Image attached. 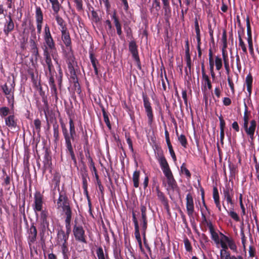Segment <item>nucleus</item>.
Instances as JSON below:
<instances>
[{"label":"nucleus","mask_w":259,"mask_h":259,"mask_svg":"<svg viewBox=\"0 0 259 259\" xmlns=\"http://www.w3.org/2000/svg\"><path fill=\"white\" fill-rule=\"evenodd\" d=\"M43 53H52V56L54 60V53L57 52L55 41L51 34L49 26L46 24L43 32Z\"/></svg>","instance_id":"obj_1"},{"label":"nucleus","mask_w":259,"mask_h":259,"mask_svg":"<svg viewBox=\"0 0 259 259\" xmlns=\"http://www.w3.org/2000/svg\"><path fill=\"white\" fill-rule=\"evenodd\" d=\"M69 129L66 128L64 123H61L63 136L64 137L66 147L73 146L72 142L75 141L76 137L75 126L72 118H69Z\"/></svg>","instance_id":"obj_2"},{"label":"nucleus","mask_w":259,"mask_h":259,"mask_svg":"<svg viewBox=\"0 0 259 259\" xmlns=\"http://www.w3.org/2000/svg\"><path fill=\"white\" fill-rule=\"evenodd\" d=\"M59 193V198L56 200H54V202L56 201V207L58 209L61 211L70 206V201L68 199L66 192L62 191ZM55 193H53V197L55 199Z\"/></svg>","instance_id":"obj_3"},{"label":"nucleus","mask_w":259,"mask_h":259,"mask_svg":"<svg viewBox=\"0 0 259 259\" xmlns=\"http://www.w3.org/2000/svg\"><path fill=\"white\" fill-rule=\"evenodd\" d=\"M157 154L159 156L158 158V162L159 163L161 168L165 175L166 179L173 176L172 172L170 169L169 165L167 162L166 158L162 154L161 150L157 152Z\"/></svg>","instance_id":"obj_4"},{"label":"nucleus","mask_w":259,"mask_h":259,"mask_svg":"<svg viewBox=\"0 0 259 259\" xmlns=\"http://www.w3.org/2000/svg\"><path fill=\"white\" fill-rule=\"evenodd\" d=\"M157 154L159 156L158 158V162L159 163L161 168L165 175L166 179L173 176L172 172L170 169L169 165L167 162L166 158L162 154L161 150L157 152Z\"/></svg>","instance_id":"obj_5"},{"label":"nucleus","mask_w":259,"mask_h":259,"mask_svg":"<svg viewBox=\"0 0 259 259\" xmlns=\"http://www.w3.org/2000/svg\"><path fill=\"white\" fill-rule=\"evenodd\" d=\"M142 98L145 112L148 118V123L149 125H151L154 120V114L151 107V104L149 97L146 94L143 93Z\"/></svg>","instance_id":"obj_6"},{"label":"nucleus","mask_w":259,"mask_h":259,"mask_svg":"<svg viewBox=\"0 0 259 259\" xmlns=\"http://www.w3.org/2000/svg\"><path fill=\"white\" fill-rule=\"evenodd\" d=\"M73 233L76 241L85 244L87 243L85 231L82 226L75 224L73 228Z\"/></svg>","instance_id":"obj_7"},{"label":"nucleus","mask_w":259,"mask_h":259,"mask_svg":"<svg viewBox=\"0 0 259 259\" xmlns=\"http://www.w3.org/2000/svg\"><path fill=\"white\" fill-rule=\"evenodd\" d=\"M129 51L132 55V57L134 60L136 61L137 67L139 69L141 70V64L140 59L139 56V53L138 51V46L136 42L134 40H132L129 43Z\"/></svg>","instance_id":"obj_8"},{"label":"nucleus","mask_w":259,"mask_h":259,"mask_svg":"<svg viewBox=\"0 0 259 259\" xmlns=\"http://www.w3.org/2000/svg\"><path fill=\"white\" fill-rule=\"evenodd\" d=\"M186 207L188 215L191 219L193 218V214L195 211L194 203L192 195L189 193L186 195Z\"/></svg>","instance_id":"obj_9"},{"label":"nucleus","mask_w":259,"mask_h":259,"mask_svg":"<svg viewBox=\"0 0 259 259\" xmlns=\"http://www.w3.org/2000/svg\"><path fill=\"white\" fill-rule=\"evenodd\" d=\"M34 204L33 208L35 212L44 210L43 206V195L39 191H36L34 195Z\"/></svg>","instance_id":"obj_10"},{"label":"nucleus","mask_w":259,"mask_h":259,"mask_svg":"<svg viewBox=\"0 0 259 259\" xmlns=\"http://www.w3.org/2000/svg\"><path fill=\"white\" fill-rule=\"evenodd\" d=\"M210 227L209 230L211 235V239L216 244H218L220 243L221 247L224 250L228 249L227 244H226L223 240H222V239L220 240L219 235L218 233L215 232L214 226L212 227L211 226Z\"/></svg>","instance_id":"obj_11"},{"label":"nucleus","mask_w":259,"mask_h":259,"mask_svg":"<svg viewBox=\"0 0 259 259\" xmlns=\"http://www.w3.org/2000/svg\"><path fill=\"white\" fill-rule=\"evenodd\" d=\"M61 38L66 49L68 50H71L72 48V41L68 29L61 31Z\"/></svg>","instance_id":"obj_12"},{"label":"nucleus","mask_w":259,"mask_h":259,"mask_svg":"<svg viewBox=\"0 0 259 259\" xmlns=\"http://www.w3.org/2000/svg\"><path fill=\"white\" fill-rule=\"evenodd\" d=\"M28 236L27 237L28 243L30 247L32 243H34L36 240L37 231L34 223L31 224L30 228L27 231Z\"/></svg>","instance_id":"obj_13"},{"label":"nucleus","mask_w":259,"mask_h":259,"mask_svg":"<svg viewBox=\"0 0 259 259\" xmlns=\"http://www.w3.org/2000/svg\"><path fill=\"white\" fill-rule=\"evenodd\" d=\"M43 167L42 170L43 174H44L46 170H50L51 171V165H52V157L50 155V153L49 150L46 149L45 150V153L44 157L43 160Z\"/></svg>","instance_id":"obj_14"},{"label":"nucleus","mask_w":259,"mask_h":259,"mask_svg":"<svg viewBox=\"0 0 259 259\" xmlns=\"http://www.w3.org/2000/svg\"><path fill=\"white\" fill-rule=\"evenodd\" d=\"M40 220L41 222V233H44L46 229L49 227V222L48 220V212L46 209L40 211Z\"/></svg>","instance_id":"obj_15"},{"label":"nucleus","mask_w":259,"mask_h":259,"mask_svg":"<svg viewBox=\"0 0 259 259\" xmlns=\"http://www.w3.org/2000/svg\"><path fill=\"white\" fill-rule=\"evenodd\" d=\"M15 83L14 80L9 79L2 86V89L6 96L14 93Z\"/></svg>","instance_id":"obj_16"},{"label":"nucleus","mask_w":259,"mask_h":259,"mask_svg":"<svg viewBox=\"0 0 259 259\" xmlns=\"http://www.w3.org/2000/svg\"><path fill=\"white\" fill-rule=\"evenodd\" d=\"M157 196L158 199L161 201L162 204L163 205L164 208L165 209L167 213H170V207L168 204V200L165 196L164 194L161 192L158 187L156 188Z\"/></svg>","instance_id":"obj_17"},{"label":"nucleus","mask_w":259,"mask_h":259,"mask_svg":"<svg viewBox=\"0 0 259 259\" xmlns=\"http://www.w3.org/2000/svg\"><path fill=\"white\" fill-rule=\"evenodd\" d=\"M132 220L134 224L135 227V236L136 240L139 243L140 245H142V240L140 233V227L138 221L136 217V214L134 211L132 212Z\"/></svg>","instance_id":"obj_18"},{"label":"nucleus","mask_w":259,"mask_h":259,"mask_svg":"<svg viewBox=\"0 0 259 259\" xmlns=\"http://www.w3.org/2000/svg\"><path fill=\"white\" fill-rule=\"evenodd\" d=\"M223 198L226 200L228 204H230L234 206V202L232 198L234 196V192L233 189L230 187H226L224 189L223 193Z\"/></svg>","instance_id":"obj_19"},{"label":"nucleus","mask_w":259,"mask_h":259,"mask_svg":"<svg viewBox=\"0 0 259 259\" xmlns=\"http://www.w3.org/2000/svg\"><path fill=\"white\" fill-rule=\"evenodd\" d=\"M45 58V64H44V67H47L49 74L53 73L55 71L54 66L52 64L51 56L52 53H43Z\"/></svg>","instance_id":"obj_20"},{"label":"nucleus","mask_w":259,"mask_h":259,"mask_svg":"<svg viewBox=\"0 0 259 259\" xmlns=\"http://www.w3.org/2000/svg\"><path fill=\"white\" fill-rule=\"evenodd\" d=\"M69 236L62 229L58 230L56 237L57 244L67 241Z\"/></svg>","instance_id":"obj_21"},{"label":"nucleus","mask_w":259,"mask_h":259,"mask_svg":"<svg viewBox=\"0 0 259 259\" xmlns=\"http://www.w3.org/2000/svg\"><path fill=\"white\" fill-rule=\"evenodd\" d=\"M6 125L10 128H15L17 127V119L14 114L9 115L5 118Z\"/></svg>","instance_id":"obj_22"},{"label":"nucleus","mask_w":259,"mask_h":259,"mask_svg":"<svg viewBox=\"0 0 259 259\" xmlns=\"http://www.w3.org/2000/svg\"><path fill=\"white\" fill-rule=\"evenodd\" d=\"M66 61L67 64L68 68L74 67L75 63V57L73 53L72 49L71 50H69L68 52L65 53Z\"/></svg>","instance_id":"obj_23"},{"label":"nucleus","mask_w":259,"mask_h":259,"mask_svg":"<svg viewBox=\"0 0 259 259\" xmlns=\"http://www.w3.org/2000/svg\"><path fill=\"white\" fill-rule=\"evenodd\" d=\"M111 17L114 21V23L117 31V34L119 37L122 39L123 35L121 30V24L119 20V19L116 16V12H114Z\"/></svg>","instance_id":"obj_24"},{"label":"nucleus","mask_w":259,"mask_h":259,"mask_svg":"<svg viewBox=\"0 0 259 259\" xmlns=\"http://www.w3.org/2000/svg\"><path fill=\"white\" fill-rule=\"evenodd\" d=\"M14 29V23L12 20V17L9 16V20L7 21L5 24L4 32L5 34L8 36L10 32H12Z\"/></svg>","instance_id":"obj_25"},{"label":"nucleus","mask_w":259,"mask_h":259,"mask_svg":"<svg viewBox=\"0 0 259 259\" xmlns=\"http://www.w3.org/2000/svg\"><path fill=\"white\" fill-rule=\"evenodd\" d=\"M249 123V124H243L242 125L246 134H248V133H250L255 132V131L257 125L256 120L255 119H252L250 121Z\"/></svg>","instance_id":"obj_26"},{"label":"nucleus","mask_w":259,"mask_h":259,"mask_svg":"<svg viewBox=\"0 0 259 259\" xmlns=\"http://www.w3.org/2000/svg\"><path fill=\"white\" fill-rule=\"evenodd\" d=\"M89 54H90V59L91 60V62L92 63V65L93 68H94L95 73L96 76H98L99 71H98V65H100L99 63V61L95 57V56L92 51H90Z\"/></svg>","instance_id":"obj_27"},{"label":"nucleus","mask_w":259,"mask_h":259,"mask_svg":"<svg viewBox=\"0 0 259 259\" xmlns=\"http://www.w3.org/2000/svg\"><path fill=\"white\" fill-rule=\"evenodd\" d=\"M167 179V183L168 187L172 191H177L179 192L180 189L178 186L177 183L175 179H174V176L168 178Z\"/></svg>","instance_id":"obj_28"},{"label":"nucleus","mask_w":259,"mask_h":259,"mask_svg":"<svg viewBox=\"0 0 259 259\" xmlns=\"http://www.w3.org/2000/svg\"><path fill=\"white\" fill-rule=\"evenodd\" d=\"M201 218H202V221L201 222V224L202 225H203L204 226V227L203 228H202V230L203 231H206L207 230V229L205 227V226H207L209 229H210V226H211V227H213V225L212 223V222L210 221V220H208L206 218V217L205 215V214L201 211Z\"/></svg>","instance_id":"obj_29"},{"label":"nucleus","mask_w":259,"mask_h":259,"mask_svg":"<svg viewBox=\"0 0 259 259\" xmlns=\"http://www.w3.org/2000/svg\"><path fill=\"white\" fill-rule=\"evenodd\" d=\"M54 16L55 18V19L57 21V23L58 25L60 26V31H62L63 30H66L67 29V26H66V23L65 21L63 20V19L61 17L59 14L54 15Z\"/></svg>","instance_id":"obj_30"},{"label":"nucleus","mask_w":259,"mask_h":259,"mask_svg":"<svg viewBox=\"0 0 259 259\" xmlns=\"http://www.w3.org/2000/svg\"><path fill=\"white\" fill-rule=\"evenodd\" d=\"M162 4L165 19L168 20L171 15V9L170 6L169 2L164 3H162Z\"/></svg>","instance_id":"obj_31"},{"label":"nucleus","mask_w":259,"mask_h":259,"mask_svg":"<svg viewBox=\"0 0 259 259\" xmlns=\"http://www.w3.org/2000/svg\"><path fill=\"white\" fill-rule=\"evenodd\" d=\"M61 180V175L59 173L56 172L53 176L52 182L54 184V189H57L59 193L61 192L60 189V183Z\"/></svg>","instance_id":"obj_32"},{"label":"nucleus","mask_w":259,"mask_h":259,"mask_svg":"<svg viewBox=\"0 0 259 259\" xmlns=\"http://www.w3.org/2000/svg\"><path fill=\"white\" fill-rule=\"evenodd\" d=\"M253 81V78L251 74L249 73L246 77L245 83L247 86V91L250 96L252 92V84Z\"/></svg>","instance_id":"obj_33"},{"label":"nucleus","mask_w":259,"mask_h":259,"mask_svg":"<svg viewBox=\"0 0 259 259\" xmlns=\"http://www.w3.org/2000/svg\"><path fill=\"white\" fill-rule=\"evenodd\" d=\"M99 105H100V108H101L102 112L103 113V116L104 122H105V123H106V125L107 126L108 128H109V130H111V123L110 122L109 118L108 116V114L106 111L104 106L102 104H100Z\"/></svg>","instance_id":"obj_34"},{"label":"nucleus","mask_w":259,"mask_h":259,"mask_svg":"<svg viewBox=\"0 0 259 259\" xmlns=\"http://www.w3.org/2000/svg\"><path fill=\"white\" fill-rule=\"evenodd\" d=\"M53 137L54 138V142L57 143L59 141V126L57 121H55L53 124Z\"/></svg>","instance_id":"obj_35"},{"label":"nucleus","mask_w":259,"mask_h":259,"mask_svg":"<svg viewBox=\"0 0 259 259\" xmlns=\"http://www.w3.org/2000/svg\"><path fill=\"white\" fill-rule=\"evenodd\" d=\"M244 112L243 114V124H249V121L250 119V111H248V107L245 103L244 102Z\"/></svg>","instance_id":"obj_36"},{"label":"nucleus","mask_w":259,"mask_h":259,"mask_svg":"<svg viewBox=\"0 0 259 259\" xmlns=\"http://www.w3.org/2000/svg\"><path fill=\"white\" fill-rule=\"evenodd\" d=\"M52 4V8L53 10V15L58 14L60 10L61 5L58 0H49Z\"/></svg>","instance_id":"obj_37"},{"label":"nucleus","mask_w":259,"mask_h":259,"mask_svg":"<svg viewBox=\"0 0 259 259\" xmlns=\"http://www.w3.org/2000/svg\"><path fill=\"white\" fill-rule=\"evenodd\" d=\"M98 259H110L107 253H105L101 246L99 247L96 250Z\"/></svg>","instance_id":"obj_38"},{"label":"nucleus","mask_w":259,"mask_h":259,"mask_svg":"<svg viewBox=\"0 0 259 259\" xmlns=\"http://www.w3.org/2000/svg\"><path fill=\"white\" fill-rule=\"evenodd\" d=\"M202 83L203 84L204 82V89L206 90V87L208 89V90H210L212 89V84L211 80L209 77V76L206 75L203 76H202Z\"/></svg>","instance_id":"obj_39"},{"label":"nucleus","mask_w":259,"mask_h":259,"mask_svg":"<svg viewBox=\"0 0 259 259\" xmlns=\"http://www.w3.org/2000/svg\"><path fill=\"white\" fill-rule=\"evenodd\" d=\"M63 214L64 215L65 220H72L73 212L71 206L63 210Z\"/></svg>","instance_id":"obj_40"},{"label":"nucleus","mask_w":259,"mask_h":259,"mask_svg":"<svg viewBox=\"0 0 259 259\" xmlns=\"http://www.w3.org/2000/svg\"><path fill=\"white\" fill-rule=\"evenodd\" d=\"M36 23L43 22V14L41 8L39 7L36 8L35 11Z\"/></svg>","instance_id":"obj_41"},{"label":"nucleus","mask_w":259,"mask_h":259,"mask_svg":"<svg viewBox=\"0 0 259 259\" xmlns=\"http://www.w3.org/2000/svg\"><path fill=\"white\" fill-rule=\"evenodd\" d=\"M225 243L228 244V247H229L230 249L233 250V251H237V246L234 241V240L229 237H226Z\"/></svg>","instance_id":"obj_42"},{"label":"nucleus","mask_w":259,"mask_h":259,"mask_svg":"<svg viewBox=\"0 0 259 259\" xmlns=\"http://www.w3.org/2000/svg\"><path fill=\"white\" fill-rule=\"evenodd\" d=\"M140 175V171L139 170H136L133 173V181L134 186L135 188H138L139 186Z\"/></svg>","instance_id":"obj_43"},{"label":"nucleus","mask_w":259,"mask_h":259,"mask_svg":"<svg viewBox=\"0 0 259 259\" xmlns=\"http://www.w3.org/2000/svg\"><path fill=\"white\" fill-rule=\"evenodd\" d=\"M176 134L178 136V141L181 143V145L184 148H186L188 146V142H187V140L186 138V136L183 134H182L180 136H179L178 133L177 131H176Z\"/></svg>","instance_id":"obj_44"},{"label":"nucleus","mask_w":259,"mask_h":259,"mask_svg":"<svg viewBox=\"0 0 259 259\" xmlns=\"http://www.w3.org/2000/svg\"><path fill=\"white\" fill-rule=\"evenodd\" d=\"M66 147V152L69 153L70 156H71L72 160L73 161V163L75 165H77V160L75 155V153L74 152L73 146H69Z\"/></svg>","instance_id":"obj_45"},{"label":"nucleus","mask_w":259,"mask_h":259,"mask_svg":"<svg viewBox=\"0 0 259 259\" xmlns=\"http://www.w3.org/2000/svg\"><path fill=\"white\" fill-rule=\"evenodd\" d=\"M41 122L39 119L37 118L34 120V130L38 135H39L41 131Z\"/></svg>","instance_id":"obj_46"},{"label":"nucleus","mask_w":259,"mask_h":259,"mask_svg":"<svg viewBox=\"0 0 259 259\" xmlns=\"http://www.w3.org/2000/svg\"><path fill=\"white\" fill-rule=\"evenodd\" d=\"M10 112V110L8 107H0V116L3 117H6L9 116V114Z\"/></svg>","instance_id":"obj_47"},{"label":"nucleus","mask_w":259,"mask_h":259,"mask_svg":"<svg viewBox=\"0 0 259 259\" xmlns=\"http://www.w3.org/2000/svg\"><path fill=\"white\" fill-rule=\"evenodd\" d=\"M239 39V46L241 47L243 53L245 55L247 54V48L246 45L243 40L241 35L239 33L238 35Z\"/></svg>","instance_id":"obj_48"},{"label":"nucleus","mask_w":259,"mask_h":259,"mask_svg":"<svg viewBox=\"0 0 259 259\" xmlns=\"http://www.w3.org/2000/svg\"><path fill=\"white\" fill-rule=\"evenodd\" d=\"M69 73L70 74V79L72 82L77 81L78 80L77 74L76 73L74 67L68 68Z\"/></svg>","instance_id":"obj_49"},{"label":"nucleus","mask_w":259,"mask_h":259,"mask_svg":"<svg viewBox=\"0 0 259 259\" xmlns=\"http://www.w3.org/2000/svg\"><path fill=\"white\" fill-rule=\"evenodd\" d=\"M140 225L142 227V234L144 237H145L146 232L148 227V221L140 220Z\"/></svg>","instance_id":"obj_50"},{"label":"nucleus","mask_w":259,"mask_h":259,"mask_svg":"<svg viewBox=\"0 0 259 259\" xmlns=\"http://www.w3.org/2000/svg\"><path fill=\"white\" fill-rule=\"evenodd\" d=\"M125 137L126 140V142L127 144L128 145V147L131 150V152L132 153H134V150L133 148V142L130 137V134L129 133H125Z\"/></svg>","instance_id":"obj_51"},{"label":"nucleus","mask_w":259,"mask_h":259,"mask_svg":"<svg viewBox=\"0 0 259 259\" xmlns=\"http://www.w3.org/2000/svg\"><path fill=\"white\" fill-rule=\"evenodd\" d=\"M214 64L217 70H221L223 66V62L221 58H220L219 56L215 57Z\"/></svg>","instance_id":"obj_52"},{"label":"nucleus","mask_w":259,"mask_h":259,"mask_svg":"<svg viewBox=\"0 0 259 259\" xmlns=\"http://www.w3.org/2000/svg\"><path fill=\"white\" fill-rule=\"evenodd\" d=\"M247 38L252 37L251 28L250 23L249 17L247 16L246 19Z\"/></svg>","instance_id":"obj_53"},{"label":"nucleus","mask_w":259,"mask_h":259,"mask_svg":"<svg viewBox=\"0 0 259 259\" xmlns=\"http://www.w3.org/2000/svg\"><path fill=\"white\" fill-rule=\"evenodd\" d=\"M105 23L106 25L105 28H106V30L108 33V34L112 35V34L113 33V31L111 21L109 19H108V20H106Z\"/></svg>","instance_id":"obj_54"},{"label":"nucleus","mask_w":259,"mask_h":259,"mask_svg":"<svg viewBox=\"0 0 259 259\" xmlns=\"http://www.w3.org/2000/svg\"><path fill=\"white\" fill-rule=\"evenodd\" d=\"M113 255L115 259H123L121 255L120 249L117 246L113 249Z\"/></svg>","instance_id":"obj_55"},{"label":"nucleus","mask_w":259,"mask_h":259,"mask_svg":"<svg viewBox=\"0 0 259 259\" xmlns=\"http://www.w3.org/2000/svg\"><path fill=\"white\" fill-rule=\"evenodd\" d=\"M181 171L182 173H184L186 176L187 178L189 179L191 177V174L190 171L186 167V164L183 163L181 166Z\"/></svg>","instance_id":"obj_56"},{"label":"nucleus","mask_w":259,"mask_h":259,"mask_svg":"<svg viewBox=\"0 0 259 259\" xmlns=\"http://www.w3.org/2000/svg\"><path fill=\"white\" fill-rule=\"evenodd\" d=\"M74 2L75 4L76 9L78 12L83 11V2L82 0H75Z\"/></svg>","instance_id":"obj_57"},{"label":"nucleus","mask_w":259,"mask_h":259,"mask_svg":"<svg viewBox=\"0 0 259 259\" xmlns=\"http://www.w3.org/2000/svg\"><path fill=\"white\" fill-rule=\"evenodd\" d=\"M7 99L10 107L13 109L14 105V93L6 96Z\"/></svg>","instance_id":"obj_58"},{"label":"nucleus","mask_w":259,"mask_h":259,"mask_svg":"<svg viewBox=\"0 0 259 259\" xmlns=\"http://www.w3.org/2000/svg\"><path fill=\"white\" fill-rule=\"evenodd\" d=\"M52 96L54 97L56 102L58 100L57 90L56 85L50 87Z\"/></svg>","instance_id":"obj_59"},{"label":"nucleus","mask_w":259,"mask_h":259,"mask_svg":"<svg viewBox=\"0 0 259 259\" xmlns=\"http://www.w3.org/2000/svg\"><path fill=\"white\" fill-rule=\"evenodd\" d=\"M227 32L225 29L223 30L222 34V41L223 42V48H227Z\"/></svg>","instance_id":"obj_60"},{"label":"nucleus","mask_w":259,"mask_h":259,"mask_svg":"<svg viewBox=\"0 0 259 259\" xmlns=\"http://www.w3.org/2000/svg\"><path fill=\"white\" fill-rule=\"evenodd\" d=\"M227 80H228V84H229V87L230 88V89H231L232 93L233 94H235V91L234 84V83L233 82L232 77L230 75H228V76H227Z\"/></svg>","instance_id":"obj_61"},{"label":"nucleus","mask_w":259,"mask_h":259,"mask_svg":"<svg viewBox=\"0 0 259 259\" xmlns=\"http://www.w3.org/2000/svg\"><path fill=\"white\" fill-rule=\"evenodd\" d=\"M92 8V19L93 21H94L96 23H98L100 21V19L98 16V13L94 11V8L91 7Z\"/></svg>","instance_id":"obj_62"},{"label":"nucleus","mask_w":259,"mask_h":259,"mask_svg":"<svg viewBox=\"0 0 259 259\" xmlns=\"http://www.w3.org/2000/svg\"><path fill=\"white\" fill-rule=\"evenodd\" d=\"M228 213L230 217L234 221L236 222L240 221V218L236 212L233 210H230L229 212L228 211Z\"/></svg>","instance_id":"obj_63"},{"label":"nucleus","mask_w":259,"mask_h":259,"mask_svg":"<svg viewBox=\"0 0 259 259\" xmlns=\"http://www.w3.org/2000/svg\"><path fill=\"white\" fill-rule=\"evenodd\" d=\"M65 225L66 228V233L69 235L71 231V223L72 220H65Z\"/></svg>","instance_id":"obj_64"}]
</instances>
